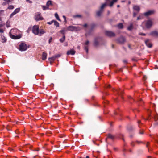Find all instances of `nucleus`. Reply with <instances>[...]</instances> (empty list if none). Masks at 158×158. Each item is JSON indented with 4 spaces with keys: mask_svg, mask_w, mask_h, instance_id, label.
<instances>
[{
    "mask_svg": "<svg viewBox=\"0 0 158 158\" xmlns=\"http://www.w3.org/2000/svg\"><path fill=\"white\" fill-rule=\"evenodd\" d=\"M116 92L118 93V94H121L122 93V91L121 90H116Z\"/></svg>",
    "mask_w": 158,
    "mask_h": 158,
    "instance_id": "31",
    "label": "nucleus"
},
{
    "mask_svg": "<svg viewBox=\"0 0 158 158\" xmlns=\"http://www.w3.org/2000/svg\"><path fill=\"white\" fill-rule=\"evenodd\" d=\"M85 50L86 51V52L88 53V46H85L84 48Z\"/></svg>",
    "mask_w": 158,
    "mask_h": 158,
    "instance_id": "35",
    "label": "nucleus"
},
{
    "mask_svg": "<svg viewBox=\"0 0 158 158\" xmlns=\"http://www.w3.org/2000/svg\"><path fill=\"white\" fill-rule=\"evenodd\" d=\"M151 158V156H148V158Z\"/></svg>",
    "mask_w": 158,
    "mask_h": 158,
    "instance_id": "57",
    "label": "nucleus"
},
{
    "mask_svg": "<svg viewBox=\"0 0 158 158\" xmlns=\"http://www.w3.org/2000/svg\"><path fill=\"white\" fill-rule=\"evenodd\" d=\"M134 10L139 12L140 10V8L139 6H134L133 7Z\"/></svg>",
    "mask_w": 158,
    "mask_h": 158,
    "instance_id": "12",
    "label": "nucleus"
},
{
    "mask_svg": "<svg viewBox=\"0 0 158 158\" xmlns=\"http://www.w3.org/2000/svg\"><path fill=\"white\" fill-rule=\"evenodd\" d=\"M141 19V16H139L137 18L138 20L140 19Z\"/></svg>",
    "mask_w": 158,
    "mask_h": 158,
    "instance_id": "47",
    "label": "nucleus"
},
{
    "mask_svg": "<svg viewBox=\"0 0 158 158\" xmlns=\"http://www.w3.org/2000/svg\"><path fill=\"white\" fill-rule=\"evenodd\" d=\"M118 27L119 28H122L123 27V24L121 23H119L118 25Z\"/></svg>",
    "mask_w": 158,
    "mask_h": 158,
    "instance_id": "28",
    "label": "nucleus"
},
{
    "mask_svg": "<svg viewBox=\"0 0 158 158\" xmlns=\"http://www.w3.org/2000/svg\"><path fill=\"white\" fill-rule=\"evenodd\" d=\"M55 59H56V58L54 56L51 58H49V60L51 62H53L55 60Z\"/></svg>",
    "mask_w": 158,
    "mask_h": 158,
    "instance_id": "15",
    "label": "nucleus"
},
{
    "mask_svg": "<svg viewBox=\"0 0 158 158\" xmlns=\"http://www.w3.org/2000/svg\"><path fill=\"white\" fill-rule=\"evenodd\" d=\"M85 101H88V100L85 99Z\"/></svg>",
    "mask_w": 158,
    "mask_h": 158,
    "instance_id": "55",
    "label": "nucleus"
},
{
    "mask_svg": "<svg viewBox=\"0 0 158 158\" xmlns=\"http://www.w3.org/2000/svg\"><path fill=\"white\" fill-rule=\"evenodd\" d=\"M61 55L60 54H58L54 56L55 57L56 59L57 58L59 57Z\"/></svg>",
    "mask_w": 158,
    "mask_h": 158,
    "instance_id": "34",
    "label": "nucleus"
},
{
    "mask_svg": "<svg viewBox=\"0 0 158 158\" xmlns=\"http://www.w3.org/2000/svg\"><path fill=\"white\" fill-rule=\"evenodd\" d=\"M4 1H6L8 3H9L10 2H11L13 0H4Z\"/></svg>",
    "mask_w": 158,
    "mask_h": 158,
    "instance_id": "37",
    "label": "nucleus"
},
{
    "mask_svg": "<svg viewBox=\"0 0 158 158\" xmlns=\"http://www.w3.org/2000/svg\"><path fill=\"white\" fill-rule=\"evenodd\" d=\"M95 45H96L97 44V42H95Z\"/></svg>",
    "mask_w": 158,
    "mask_h": 158,
    "instance_id": "56",
    "label": "nucleus"
},
{
    "mask_svg": "<svg viewBox=\"0 0 158 158\" xmlns=\"http://www.w3.org/2000/svg\"><path fill=\"white\" fill-rule=\"evenodd\" d=\"M151 35L153 36H158V32L156 31H153L151 33Z\"/></svg>",
    "mask_w": 158,
    "mask_h": 158,
    "instance_id": "14",
    "label": "nucleus"
},
{
    "mask_svg": "<svg viewBox=\"0 0 158 158\" xmlns=\"http://www.w3.org/2000/svg\"><path fill=\"white\" fill-rule=\"evenodd\" d=\"M154 13V11L153 10H149L147 12L144 13V15L145 16H148L151 15Z\"/></svg>",
    "mask_w": 158,
    "mask_h": 158,
    "instance_id": "9",
    "label": "nucleus"
},
{
    "mask_svg": "<svg viewBox=\"0 0 158 158\" xmlns=\"http://www.w3.org/2000/svg\"><path fill=\"white\" fill-rule=\"evenodd\" d=\"M75 51H74L73 49H71L70 50L67 51V55H74L75 53Z\"/></svg>",
    "mask_w": 158,
    "mask_h": 158,
    "instance_id": "7",
    "label": "nucleus"
},
{
    "mask_svg": "<svg viewBox=\"0 0 158 158\" xmlns=\"http://www.w3.org/2000/svg\"><path fill=\"white\" fill-rule=\"evenodd\" d=\"M3 5H6V2H4V3H3Z\"/></svg>",
    "mask_w": 158,
    "mask_h": 158,
    "instance_id": "54",
    "label": "nucleus"
},
{
    "mask_svg": "<svg viewBox=\"0 0 158 158\" xmlns=\"http://www.w3.org/2000/svg\"><path fill=\"white\" fill-rule=\"evenodd\" d=\"M89 158V156H87L86 158Z\"/></svg>",
    "mask_w": 158,
    "mask_h": 158,
    "instance_id": "52",
    "label": "nucleus"
},
{
    "mask_svg": "<svg viewBox=\"0 0 158 158\" xmlns=\"http://www.w3.org/2000/svg\"><path fill=\"white\" fill-rule=\"evenodd\" d=\"M148 144H147V146L148 147Z\"/></svg>",
    "mask_w": 158,
    "mask_h": 158,
    "instance_id": "63",
    "label": "nucleus"
},
{
    "mask_svg": "<svg viewBox=\"0 0 158 158\" xmlns=\"http://www.w3.org/2000/svg\"><path fill=\"white\" fill-rule=\"evenodd\" d=\"M106 87L107 88H110V85H107V86H106Z\"/></svg>",
    "mask_w": 158,
    "mask_h": 158,
    "instance_id": "49",
    "label": "nucleus"
},
{
    "mask_svg": "<svg viewBox=\"0 0 158 158\" xmlns=\"http://www.w3.org/2000/svg\"><path fill=\"white\" fill-rule=\"evenodd\" d=\"M154 119L155 121H156L157 120V116L156 115H155L154 116Z\"/></svg>",
    "mask_w": 158,
    "mask_h": 158,
    "instance_id": "40",
    "label": "nucleus"
},
{
    "mask_svg": "<svg viewBox=\"0 0 158 158\" xmlns=\"http://www.w3.org/2000/svg\"><path fill=\"white\" fill-rule=\"evenodd\" d=\"M145 42L146 45L148 47L150 48L152 47V45L149 40H147L145 41Z\"/></svg>",
    "mask_w": 158,
    "mask_h": 158,
    "instance_id": "8",
    "label": "nucleus"
},
{
    "mask_svg": "<svg viewBox=\"0 0 158 158\" xmlns=\"http://www.w3.org/2000/svg\"><path fill=\"white\" fill-rule=\"evenodd\" d=\"M89 43V42L88 41H87L85 43V44L86 45H88Z\"/></svg>",
    "mask_w": 158,
    "mask_h": 158,
    "instance_id": "39",
    "label": "nucleus"
},
{
    "mask_svg": "<svg viewBox=\"0 0 158 158\" xmlns=\"http://www.w3.org/2000/svg\"><path fill=\"white\" fill-rule=\"evenodd\" d=\"M65 35H64L63 37L61 38L60 40V41L61 42V43H63L64 40H65Z\"/></svg>",
    "mask_w": 158,
    "mask_h": 158,
    "instance_id": "19",
    "label": "nucleus"
},
{
    "mask_svg": "<svg viewBox=\"0 0 158 158\" xmlns=\"http://www.w3.org/2000/svg\"><path fill=\"white\" fill-rule=\"evenodd\" d=\"M52 38H50V39L49 40V43H51V41H52Z\"/></svg>",
    "mask_w": 158,
    "mask_h": 158,
    "instance_id": "42",
    "label": "nucleus"
},
{
    "mask_svg": "<svg viewBox=\"0 0 158 158\" xmlns=\"http://www.w3.org/2000/svg\"><path fill=\"white\" fill-rule=\"evenodd\" d=\"M4 11L3 10H0V16L4 15Z\"/></svg>",
    "mask_w": 158,
    "mask_h": 158,
    "instance_id": "36",
    "label": "nucleus"
},
{
    "mask_svg": "<svg viewBox=\"0 0 158 158\" xmlns=\"http://www.w3.org/2000/svg\"><path fill=\"white\" fill-rule=\"evenodd\" d=\"M27 49V45L24 43H21L19 45V50L21 51H24Z\"/></svg>",
    "mask_w": 158,
    "mask_h": 158,
    "instance_id": "5",
    "label": "nucleus"
},
{
    "mask_svg": "<svg viewBox=\"0 0 158 158\" xmlns=\"http://www.w3.org/2000/svg\"><path fill=\"white\" fill-rule=\"evenodd\" d=\"M139 35H145V34L143 33H139Z\"/></svg>",
    "mask_w": 158,
    "mask_h": 158,
    "instance_id": "44",
    "label": "nucleus"
},
{
    "mask_svg": "<svg viewBox=\"0 0 158 158\" xmlns=\"http://www.w3.org/2000/svg\"><path fill=\"white\" fill-rule=\"evenodd\" d=\"M138 124H139L140 123V121H138Z\"/></svg>",
    "mask_w": 158,
    "mask_h": 158,
    "instance_id": "53",
    "label": "nucleus"
},
{
    "mask_svg": "<svg viewBox=\"0 0 158 158\" xmlns=\"http://www.w3.org/2000/svg\"><path fill=\"white\" fill-rule=\"evenodd\" d=\"M53 22L54 23L56 27H59V23L56 21L53 20Z\"/></svg>",
    "mask_w": 158,
    "mask_h": 158,
    "instance_id": "21",
    "label": "nucleus"
},
{
    "mask_svg": "<svg viewBox=\"0 0 158 158\" xmlns=\"http://www.w3.org/2000/svg\"><path fill=\"white\" fill-rule=\"evenodd\" d=\"M149 117H150L151 116V114H149Z\"/></svg>",
    "mask_w": 158,
    "mask_h": 158,
    "instance_id": "59",
    "label": "nucleus"
},
{
    "mask_svg": "<svg viewBox=\"0 0 158 158\" xmlns=\"http://www.w3.org/2000/svg\"><path fill=\"white\" fill-rule=\"evenodd\" d=\"M137 15V13H135V12H134L133 13V17H135L136 16V15Z\"/></svg>",
    "mask_w": 158,
    "mask_h": 158,
    "instance_id": "41",
    "label": "nucleus"
},
{
    "mask_svg": "<svg viewBox=\"0 0 158 158\" xmlns=\"http://www.w3.org/2000/svg\"><path fill=\"white\" fill-rule=\"evenodd\" d=\"M152 21L150 20H149L143 23L142 25L143 26H144L147 28H149L152 26Z\"/></svg>",
    "mask_w": 158,
    "mask_h": 158,
    "instance_id": "3",
    "label": "nucleus"
},
{
    "mask_svg": "<svg viewBox=\"0 0 158 158\" xmlns=\"http://www.w3.org/2000/svg\"><path fill=\"white\" fill-rule=\"evenodd\" d=\"M31 150H32L33 151H38L39 150V148H38L36 149L35 148H33L32 147L31 148Z\"/></svg>",
    "mask_w": 158,
    "mask_h": 158,
    "instance_id": "33",
    "label": "nucleus"
},
{
    "mask_svg": "<svg viewBox=\"0 0 158 158\" xmlns=\"http://www.w3.org/2000/svg\"><path fill=\"white\" fill-rule=\"evenodd\" d=\"M102 11L101 10L99 11H97V15L98 16H100L102 13Z\"/></svg>",
    "mask_w": 158,
    "mask_h": 158,
    "instance_id": "25",
    "label": "nucleus"
},
{
    "mask_svg": "<svg viewBox=\"0 0 158 158\" xmlns=\"http://www.w3.org/2000/svg\"><path fill=\"white\" fill-rule=\"evenodd\" d=\"M132 28L133 24H131L130 25L127 27V29L128 30H131L132 29Z\"/></svg>",
    "mask_w": 158,
    "mask_h": 158,
    "instance_id": "24",
    "label": "nucleus"
},
{
    "mask_svg": "<svg viewBox=\"0 0 158 158\" xmlns=\"http://www.w3.org/2000/svg\"><path fill=\"white\" fill-rule=\"evenodd\" d=\"M63 18L64 19L65 21L66 22V18L65 16L63 15Z\"/></svg>",
    "mask_w": 158,
    "mask_h": 158,
    "instance_id": "43",
    "label": "nucleus"
},
{
    "mask_svg": "<svg viewBox=\"0 0 158 158\" xmlns=\"http://www.w3.org/2000/svg\"><path fill=\"white\" fill-rule=\"evenodd\" d=\"M42 8L44 10L49 9V7L47 6H42Z\"/></svg>",
    "mask_w": 158,
    "mask_h": 158,
    "instance_id": "22",
    "label": "nucleus"
},
{
    "mask_svg": "<svg viewBox=\"0 0 158 158\" xmlns=\"http://www.w3.org/2000/svg\"><path fill=\"white\" fill-rule=\"evenodd\" d=\"M115 114H116V112L115 113Z\"/></svg>",
    "mask_w": 158,
    "mask_h": 158,
    "instance_id": "60",
    "label": "nucleus"
},
{
    "mask_svg": "<svg viewBox=\"0 0 158 158\" xmlns=\"http://www.w3.org/2000/svg\"><path fill=\"white\" fill-rule=\"evenodd\" d=\"M106 35L110 37H113L115 36V34L113 32L107 31L105 32Z\"/></svg>",
    "mask_w": 158,
    "mask_h": 158,
    "instance_id": "6",
    "label": "nucleus"
},
{
    "mask_svg": "<svg viewBox=\"0 0 158 158\" xmlns=\"http://www.w3.org/2000/svg\"><path fill=\"white\" fill-rule=\"evenodd\" d=\"M53 23V20H52L51 22H48L47 23L49 24H51Z\"/></svg>",
    "mask_w": 158,
    "mask_h": 158,
    "instance_id": "38",
    "label": "nucleus"
},
{
    "mask_svg": "<svg viewBox=\"0 0 158 158\" xmlns=\"http://www.w3.org/2000/svg\"><path fill=\"white\" fill-rule=\"evenodd\" d=\"M65 45H66V46H67V44H65Z\"/></svg>",
    "mask_w": 158,
    "mask_h": 158,
    "instance_id": "62",
    "label": "nucleus"
},
{
    "mask_svg": "<svg viewBox=\"0 0 158 158\" xmlns=\"http://www.w3.org/2000/svg\"><path fill=\"white\" fill-rule=\"evenodd\" d=\"M16 14V13L14 11L10 15V18H12L14 15Z\"/></svg>",
    "mask_w": 158,
    "mask_h": 158,
    "instance_id": "32",
    "label": "nucleus"
},
{
    "mask_svg": "<svg viewBox=\"0 0 158 158\" xmlns=\"http://www.w3.org/2000/svg\"><path fill=\"white\" fill-rule=\"evenodd\" d=\"M65 45H66V46H67V44H65Z\"/></svg>",
    "mask_w": 158,
    "mask_h": 158,
    "instance_id": "61",
    "label": "nucleus"
},
{
    "mask_svg": "<svg viewBox=\"0 0 158 158\" xmlns=\"http://www.w3.org/2000/svg\"><path fill=\"white\" fill-rule=\"evenodd\" d=\"M74 17H80V15H76V16H75Z\"/></svg>",
    "mask_w": 158,
    "mask_h": 158,
    "instance_id": "51",
    "label": "nucleus"
},
{
    "mask_svg": "<svg viewBox=\"0 0 158 158\" xmlns=\"http://www.w3.org/2000/svg\"><path fill=\"white\" fill-rule=\"evenodd\" d=\"M140 134H143V131H140L139 132Z\"/></svg>",
    "mask_w": 158,
    "mask_h": 158,
    "instance_id": "48",
    "label": "nucleus"
},
{
    "mask_svg": "<svg viewBox=\"0 0 158 158\" xmlns=\"http://www.w3.org/2000/svg\"><path fill=\"white\" fill-rule=\"evenodd\" d=\"M34 18L36 21L42 20L44 19L43 18L41 15V13L39 12L35 13Z\"/></svg>",
    "mask_w": 158,
    "mask_h": 158,
    "instance_id": "4",
    "label": "nucleus"
},
{
    "mask_svg": "<svg viewBox=\"0 0 158 158\" xmlns=\"http://www.w3.org/2000/svg\"><path fill=\"white\" fill-rule=\"evenodd\" d=\"M52 5V2L51 0H49L46 3V6L48 7Z\"/></svg>",
    "mask_w": 158,
    "mask_h": 158,
    "instance_id": "17",
    "label": "nucleus"
},
{
    "mask_svg": "<svg viewBox=\"0 0 158 158\" xmlns=\"http://www.w3.org/2000/svg\"><path fill=\"white\" fill-rule=\"evenodd\" d=\"M20 10V8H17L15 9V10H14V12L16 14L18 13Z\"/></svg>",
    "mask_w": 158,
    "mask_h": 158,
    "instance_id": "27",
    "label": "nucleus"
},
{
    "mask_svg": "<svg viewBox=\"0 0 158 158\" xmlns=\"http://www.w3.org/2000/svg\"><path fill=\"white\" fill-rule=\"evenodd\" d=\"M76 30L75 27L73 26H69L67 28V30L69 31H74Z\"/></svg>",
    "mask_w": 158,
    "mask_h": 158,
    "instance_id": "11",
    "label": "nucleus"
},
{
    "mask_svg": "<svg viewBox=\"0 0 158 158\" xmlns=\"http://www.w3.org/2000/svg\"><path fill=\"white\" fill-rule=\"evenodd\" d=\"M14 8V6L13 5H10L8 6V8L9 9H13Z\"/></svg>",
    "mask_w": 158,
    "mask_h": 158,
    "instance_id": "30",
    "label": "nucleus"
},
{
    "mask_svg": "<svg viewBox=\"0 0 158 158\" xmlns=\"http://www.w3.org/2000/svg\"><path fill=\"white\" fill-rule=\"evenodd\" d=\"M65 31V30L64 29H63L62 30H61L60 31V32H61V34H62L64 36V35H64Z\"/></svg>",
    "mask_w": 158,
    "mask_h": 158,
    "instance_id": "29",
    "label": "nucleus"
},
{
    "mask_svg": "<svg viewBox=\"0 0 158 158\" xmlns=\"http://www.w3.org/2000/svg\"><path fill=\"white\" fill-rule=\"evenodd\" d=\"M135 143L134 142H132L131 143V145L132 146H134L135 145Z\"/></svg>",
    "mask_w": 158,
    "mask_h": 158,
    "instance_id": "45",
    "label": "nucleus"
},
{
    "mask_svg": "<svg viewBox=\"0 0 158 158\" xmlns=\"http://www.w3.org/2000/svg\"><path fill=\"white\" fill-rule=\"evenodd\" d=\"M19 32V30L16 28L12 29L9 32L10 36L13 39H19L21 37V36L20 35H17Z\"/></svg>",
    "mask_w": 158,
    "mask_h": 158,
    "instance_id": "2",
    "label": "nucleus"
},
{
    "mask_svg": "<svg viewBox=\"0 0 158 158\" xmlns=\"http://www.w3.org/2000/svg\"><path fill=\"white\" fill-rule=\"evenodd\" d=\"M33 158H40V157L37 156H35L33 157Z\"/></svg>",
    "mask_w": 158,
    "mask_h": 158,
    "instance_id": "46",
    "label": "nucleus"
},
{
    "mask_svg": "<svg viewBox=\"0 0 158 158\" xmlns=\"http://www.w3.org/2000/svg\"><path fill=\"white\" fill-rule=\"evenodd\" d=\"M55 17L59 21H60L61 20L59 17L58 14L57 13H56L55 14Z\"/></svg>",
    "mask_w": 158,
    "mask_h": 158,
    "instance_id": "20",
    "label": "nucleus"
},
{
    "mask_svg": "<svg viewBox=\"0 0 158 158\" xmlns=\"http://www.w3.org/2000/svg\"><path fill=\"white\" fill-rule=\"evenodd\" d=\"M117 7H119V5H117Z\"/></svg>",
    "mask_w": 158,
    "mask_h": 158,
    "instance_id": "58",
    "label": "nucleus"
},
{
    "mask_svg": "<svg viewBox=\"0 0 158 158\" xmlns=\"http://www.w3.org/2000/svg\"><path fill=\"white\" fill-rule=\"evenodd\" d=\"M2 43H5L6 41V40L4 36H2Z\"/></svg>",
    "mask_w": 158,
    "mask_h": 158,
    "instance_id": "18",
    "label": "nucleus"
},
{
    "mask_svg": "<svg viewBox=\"0 0 158 158\" xmlns=\"http://www.w3.org/2000/svg\"><path fill=\"white\" fill-rule=\"evenodd\" d=\"M117 0H112V1H111L110 4V7H111L113 5L114 3L115 2H117Z\"/></svg>",
    "mask_w": 158,
    "mask_h": 158,
    "instance_id": "16",
    "label": "nucleus"
},
{
    "mask_svg": "<svg viewBox=\"0 0 158 158\" xmlns=\"http://www.w3.org/2000/svg\"><path fill=\"white\" fill-rule=\"evenodd\" d=\"M106 3L103 4L101 7L100 10H102V9L106 6Z\"/></svg>",
    "mask_w": 158,
    "mask_h": 158,
    "instance_id": "26",
    "label": "nucleus"
},
{
    "mask_svg": "<svg viewBox=\"0 0 158 158\" xmlns=\"http://www.w3.org/2000/svg\"><path fill=\"white\" fill-rule=\"evenodd\" d=\"M32 31L35 35H37L40 36L42 35L46 32L45 30L43 29H39L38 25L34 26L32 27Z\"/></svg>",
    "mask_w": 158,
    "mask_h": 158,
    "instance_id": "1",
    "label": "nucleus"
},
{
    "mask_svg": "<svg viewBox=\"0 0 158 158\" xmlns=\"http://www.w3.org/2000/svg\"><path fill=\"white\" fill-rule=\"evenodd\" d=\"M118 41L119 43L122 44L125 42L126 39L123 37H121L118 40Z\"/></svg>",
    "mask_w": 158,
    "mask_h": 158,
    "instance_id": "10",
    "label": "nucleus"
},
{
    "mask_svg": "<svg viewBox=\"0 0 158 158\" xmlns=\"http://www.w3.org/2000/svg\"><path fill=\"white\" fill-rule=\"evenodd\" d=\"M47 54L45 52H43L42 56V59L43 60H45L47 58Z\"/></svg>",
    "mask_w": 158,
    "mask_h": 158,
    "instance_id": "13",
    "label": "nucleus"
},
{
    "mask_svg": "<svg viewBox=\"0 0 158 158\" xmlns=\"http://www.w3.org/2000/svg\"><path fill=\"white\" fill-rule=\"evenodd\" d=\"M108 138L111 139H113L114 138V136L112 135L109 134L108 135Z\"/></svg>",
    "mask_w": 158,
    "mask_h": 158,
    "instance_id": "23",
    "label": "nucleus"
},
{
    "mask_svg": "<svg viewBox=\"0 0 158 158\" xmlns=\"http://www.w3.org/2000/svg\"><path fill=\"white\" fill-rule=\"evenodd\" d=\"M87 24H85L84 25V27H87Z\"/></svg>",
    "mask_w": 158,
    "mask_h": 158,
    "instance_id": "50",
    "label": "nucleus"
}]
</instances>
